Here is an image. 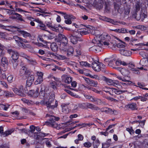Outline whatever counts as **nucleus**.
<instances>
[{"instance_id":"1","label":"nucleus","mask_w":148,"mask_h":148,"mask_svg":"<svg viewBox=\"0 0 148 148\" xmlns=\"http://www.w3.org/2000/svg\"><path fill=\"white\" fill-rule=\"evenodd\" d=\"M46 117H49V121H47L45 122V124L47 125L51 126L55 128L57 126V124L56 123L55 121H58L60 119L58 117H56L52 115L47 114Z\"/></svg>"},{"instance_id":"2","label":"nucleus","mask_w":148,"mask_h":148,"mask_svg":"<svg viewBox=\"0 0 148 148\" xmlns=\"http://www.w3.org/2000/svg\"><path fill=\"white\" fill-rule=\"evenodd\" d=\"M55 97V95L54 94L51 93L50 95L48 101L45 103L46 106L48 109H53L57 107L58 101H55L54 105H52V104L54 102Z\"/></svg>"},{"instance_id":"3","label":"nucleus","mask_w":148,"mask_h":148,"mask_svg":"<svg viewBox=\"0 0 148 148\" xmlns=\"http://www.w3.org/2000/svg\"><path fill=\"white\" fill-rule=\"evenodd\" d=\"M57 42H61V44L63 46H66L68 44V39L64 35L59 34L58 36H56L55 39Z\"/></svg>"},{"instance_id":"4","label":"nucleus","mask_w":148,"mask_h":148,"mask_svg":"<svg viewBox=\"0 0 148 148\" xmlns=\"http://www.w3.org/2000/svg\"><path fill=\"white\" fill-rule=\"evenodd\" d=\"M7 52L10 54L11 55L10 60H18L19 57V53L17 51L10 49H8Z\"/></svg>"},{"instance_id":"5","label":"nucleus","mask_w":148,"mask_h":148,"mask_svg":"<svg viewBox=\"0 0 148 148\" xmlns=\"http://www.w3.org/2000/svg\"><path fill=\"white\" fill-rule=\"evenodd\" d=\"M80 107L82 106H86L88 108L92 110H98L99 109V107L96 106L93 104L89 103H83L80 104L79 105Z\"/></svg>"},{"instance_id":"6","label":"nucleus","mask_w":148,"mask_h":148,"mask_svg":"<svg viewBox=\"0 0 148 148\" xmlns=\"http://www.w3.org/2000/svg\"><path fill=\"white\" fill-rule=\"evenodd\" d=\"M31 71L29 72V74L27 75V79L26 81V86L29 87L32 85L34 82L35 77L34 76L31 74Z\"/></svg>"},{"instance_id":"7","label":"nucleus","mask_w":148,"mask_h":148,"mask_svg":"<svg viewBox=\"0 0 148 148\" xmlns=\"http://www.w3.org/2000/svg\"><path fill=\"white\" fill-rule=\"evenodd\" d=\"M30 71L28 69L26 66L22 67L19 71V75L20 76H22L24 75L26 77L27 76V75L29 74Z\"/></svg>"},{"instance_id":"8","label":"nucleus","mask_w":148,"mask_h":148,"mask_svg":"<svg viewBox=\"0 0 148 148\" xmlns=\"http://www.w3.org/2000/svg\"><path fill=\"white\" fill-rule=\"evenodd\" d=\"M102 80L105 81L106 83L109 85H113L114 86H116L117 85V83H116V81H114L104 76H102Z\"/></svg>"},{"instance_id":"9","label":"nucleus","mask_w":148,"mask_h":148,"mask_svg":"<svg viewBox=\"0 0 148 148\" xmlns=\"http://www.w3.org/2000/svg\"><path fill=\"white\" fill-rule=\"evenodd\" d=\"M147 17V12L143 9H141L140 13L138 15L137 18V20L139 21L140 19L143 20L145 18Z\"/></svg>"},{"instance_id":"10","label":"nucleus","mask_w":148,"mask_h":148,"mask_svg":"<svg viewBox=\"0 0 148 148\" xmlns=\"http://www.w3.org/2000/svg\"><path fill=\"white\" fill-rule=\"evenodd\" d=\"M83 78L86 82L90 86L96 87L98 84V83L97 82L90 79L89 78L86 77H83Z\"/></svg>"},{"instance_id":"11","label":"nucleus","mask_w":148,"mask_h":148,"mask_svg":"<svg viewBox=\"0 0 148 148\" xmlns=\"http://www.w3.org/2000/svg\"><path fill=\"white\" fill-rule=\"evenodd\" d=\"M120 53L125 56H129L132 54L131 51L124 49H120L119 50Z\"/></svg>"},{"instance_id":"12","label":"nucleus","mask_w":148,"mask_h":148,"mask_svg":"<svg viewBox=\"0 0 148 148\" xmlns=\"http://www.w3.org/2000/svg\"><path fill=\"white\" fill-rule=\"evenodd\" d=\"M125 107L128 109L132 110H137L138 108L137 105L136 103H132L127 105L125 106Z\"/></svg>"},{"instance_id":"13","label":"nucleus","mask_w":148,"mask_h":148,"mask_svg":"<svg viewBox=\"0 0 148 148\" xmlns=\"http://www.w3.org/2000/svg\"><path fill=\"white\" fill-rule=\"evenodd\" d=\"M121 5V0H114V5L115 10L119 12Z\"/></svg>"},{"instance_id":"14","label":"nucleus","mask_w":148,"mask_h":148,"mask_svg":"<svg viewBox=\"0 0 148 148\" xmlns=\"http://www.w3.org/2000/svg\"><path fill=\"white\" fill-rule=\"evenodd\" d=\"M104 2H101V1H99V0H95L94 4L95 7L97 8L100 9L103 7Z\"/></svg>"},{"instance_id":"15","label":"nucleus","mask_w":148,"mask_h":148,"mask_svg":"<svg viewBox=\"0 0 148 148\" xmlns=\"http://www.w3.org/2000/svg\"><path fill=\"white\" fill-rule=\"evenodd\" d=\"M36 22L38 23L37 27L38 28H41L43 30H46V27L45 25L43 24L42 22L38 19L36 20Z\"/></svg>"},{"instance_id":"16","label":"nucleus","mask_w":148,"mask_h":148,"mask_svg":"<svg viewBox=\"0 0 148 148\" xmlns=\"http://www.w3.org/2000/svg\"><path fill=\"white\" fill-rule=\"evenodd\" d=\"M67 36L70 39L71 42L73 44H76L78 40L80 41L79 38L72 36V35H67Z\"/></svg>"},{"instance_id":"17","label":"nucleus","mask_w":148,"mask_h":148,"mask_svg":"<svg viewBox=\"0 0 148 148\" xmlns=\"http://www.w3.org/2000/svg\"><path fill=\"white\" fill-rule=\"evenodd\" d=\"M92 66L93 69L95 71L99 72L101 70L100 66L98 63L95 62L92 63Z\"/></svg>"},{"instance_id":"18","label":"nucleus","mask_w":148,"mask_h":148,"mask_svg":"<svg viewBox=\"0 0 148 148\" xmlns=\"http://www.w3.org/2000/svg\"><path fill=\"white\" fill-rule=\"evenodd\" d=\"M111 140L108 139L104 143H102V147L103 148H108L109 147L111 144Z\"/></svg>"},{"instance_id":"19","label":"nucleus","mask_w":148,"mask_h":148,"mask_svg":"<svg viewBox=\"0 0 148 148\" xmlns=\"http://www.w3.org/2000/svg\"><path fill=\"white\" fill-rule=\"evenodd\" d=\"M18 60H10V64L13 66L14 69L16 70V69L18 65Z\"/></svg>"},{"instance_id":"20","label":"nucleus","mask_w":148,"mask_h":148,"mask_svg":"<svg viewBox=\"0 0 148 148\" xmlns=\"http://www.w3.org/2000/svg\"><path fill=\"white\" fill-rule=\"evenodd\" d=\"M45 23L46 25L49 28L54 29V30L56 32H58V28L57 27H56L55 26H53L52 25L51 22H50L46 21Z\"/></svg>"},{"instance_id":"21","label":"nucleus","mask_w":148,"mask_h":148,"mask_svg":"<svg viewBox=\"0 0 148 148\" xmlns=\"http://www.w3.org/2000/svg\"><path fill=\"white\" fill-rule=\"evenodd\" d=\"M101 47L98 46H94L89 49L90 51H92L95 52H99L101 51Z\"/></svg>"},{"instance_id":"22","label":"nucleus","mask_w":148,"mask_h":148,"mask_svg":"<svg viewBox=\"0 0 148 148\" xmlns=\"http://www.w3.org/2000/svg\"><path fill=\"white\" fill-rule=\"evenodd\" d=\"M13 14L15 15V16H12V18L13 19H17L21 21H24V20L22 18V16L20 14L14 12Z\"/></svg>"},{"instance_id":"23","label":"nucleus","mask_w":148,"mask_h":148,"mask_svg":"<svg viewBox=\"0 0 148 148\" xmlns=\"http://www.w3.org/2000/svg\"><path fill=\"white\" fill-rule=\"evenodd\" d=\"M105 21L107 22H109L114 25H117L116 23H120V22L115 21L113 19L107 17L105 18Z\"/></svg>"},{"instance_id":"24","label":"nucleus","mask_w":148,"mask_h":148,"mask_svg":"<svg viewBox=\"0 0 148 148\" xmlns=\"http://www.w3.org/2000/svg\"><path fill=\"white\" fill-rule=\"evenodd\" d=\"M41 90L40 92L39 93V95L40 97H43L45 95V91L44 90L45 88L44 85L42 84L41 85Z\"/></svg>"},{"instance_id":"25","label":"nucleus","mask_w":148,"mask_h":148,"mask_svg":"<svg viewBox=\"0 0 148 148\" xmlns=\"http://www.w3.org/2000/svg\"><path fill=\"white\" fill-rule=\"evenodd\" d=\"M67 35H72V36L79 38L81 36V34L77 31L73 32L72 33H69Z\"/></svg>"},{"instance_id":"26","label":"nucleus","mask_w":148,"mask_h":148,"mask_svg":"<svg viewBox=\"0 0 148 148\" xmlns=\"http://www.w3.org/2000/svg\"><path fill=\"white\" fill-rule=\"evenodd\" d=\"M13 91L16 94L21 96H23L24 94L22 92L21 90L17 88L13 89Z\"/></svg>"},{"instance_id":"27","label":"nucleus","mask_w":148,"mask_h":148,"mask_svg":"<svg viewBox=\"0 0 148 148\" xmlns=\"http://www.w3.org/2000/svg\"><path fill=\"white\" fill-rule=\"evenodd\" d=\"M124 13L126 15H128L130 12V5H126L124 6Z\"/></svg>"},{"instance_id":"28","label":"nucleus","mask_w":148,"mask_h":148,"mask_svg":"<svg viewBox=\"0 0 148 148\" xmlns=\"http://www.w3.org/2000/svg\"><path fill=\"white\" fill-rule=\"evenodd\" d=\"M18 32L19 33L23 35V36L25 38L31 36V35L30 33L25 31L20 30L18 31Z\"/></svg>"},{"instance_id":"29","label":"nucleus","mask_w":148,"mask_h":148,"mask_svg":"<svg viewBox=\"0 0 148 148\" xmlns=\"http://www.w3.org/2000/svg\"><path fill=\"white\" fill-rule=\"evenodd\" d=\"M117 78L119 80H122L123 82H127L131 83V82L130 81V78L128 76H125L122 78L121 76H118Z\"/></svg>"},{"instance_id":"30","label":"nucleus","mask_w":148,"mask_h":148,"mask_svg":"<svg viewBox=\"0 0 148 148\" xmlns=\"http://www.w3.org/2000/svg\"><path fill=\"white\" fill-rule=\"evenodd\" d=\"M74 51V49L73 47H70L67 49V54L69 56H71L73 55Z\"/></svg>"},{"instance_id":"31","label":"nucleus","mask_w":148,"mask_h":148,"mask_svg":"<svg viewBox=\"0 0 148 148\" xmlns=\"http://www.w3.org/2000/svg\"><path fill=\"white\" fill-rule=\"evenodd\" d=\"M112 31H114L116 32L125 33H128L127 32V30L124 28H122L121 29H112Z\"/></svg>"},{"instance_id":"32","label":"nucleus","mask_w":148,"mask_h":148,"mask_svg":"<svg viewBox=\"0 0 148 148\" xmlns=\"http://www.w3.org/2000/svg\"><path fill=\"white\" fill-rule=\"evenodd\" d=\"M21 100L24 103H26L28 106L33 105L34 104V103L32 101L26 99L25 98L22 99Z\"/></svg>"},{"instance_id":"33","label":"nucleus","mask_w":148,"mask_h":148,"mask_svg":"<svg viewBox=\"0 0 148 148\" xmlns=\"http://www.w3.org/2000/svg\"><path fill=\"white\" fill-rule=\"evenodd\" d=\"M51 48L54 51H56L58 49V46L56 43L53 42L51 44Z\"/></svg>"},{"instance_id":"34","label":"nucleus","mask_w":148,"mask_h":148,"mask_svg":"<svg viewBox=\"0 0 148 148\" xmlns=\"http://www.w3.org/2000/svg\"><path fill=\"white\" fill-rule=\"evenodd\" d=\"M110 95L113 96L114 93L119 95V90L114 88H110Z\"/></svg>"},{"instance_id":"35","label":"nucleus","mask_w":148,"mask_h":148,"mask_svg":"<svg viewBox=\"0 0 148 148\" xmlns=\"http://www.w3.org/2000/svg\"><path fill=\"white\" fill-rule=\"evenodd\" d=\"M94 102L97 104L101 105V104L105 105V103L104 102L102 101L101 100L99 99L95 98L94 100Z\"/></svg>"},{"instance_id":"36","label":"nucleus","mask_w":148,"mask_h":148,"mask_svg":"<svg viewBox=\"0 0 148 148\" xmlns=\"http://www.w3.org/2000/svg\"><path fill=\"white\" fill-rule=\"evenodd\" d=\"M22 111L27 114H29L33 115H35V114L32 112L30 110L26 108H23L22 109Z\"/></svg>"},{"instance_id":"37","label":"nucleus","mask_w":148,"mask_h":148,"mask_svg":"<svg viewBox=\"0 0 148 148\" xmlns=\"http://www.w3.org/2000/svg\"><path fill=\"white\" fill-rule=\"evenodd\" d=\"M31 91L33 93V95L35 97H37L39 95V88H36L35 90H32Z\"/></svg>"},{"instance_id":"38","label":"nucleus","mask_w":148,"mask_h":148,"mask_svg":"<svg viewBox=\"0 0 148 148\" xmlns=\"http://www.w3.org/2000/svg\"><path fill=\"white\" fill-rule=\"evenodd\" d=\"M62 112L65 114H67L69 112V109L68 106L66 105L62 107Z\"/></svg>"},{"instance_id":"39","label":"nucleus","mask_w":148,"mask_h":148,"mask_svg":"<svg viewBox=\"0 0 148 148\" xmlns=\"http://www.w3.org/2000/svg\"><path fill=\"white\" fill-rule=\"evenodd\" d=\"M43 81V77H38L37 79L35 82V84H38L42 83Z\"/></svg>"},{"instance_id":"40","label":"nucleus","mask_w":148,"mask_h":148,"mask_svg":"<svg viewBox=\"0 0 148 148\" xmlns=\"http://www.w3.org/2000/svg\"><path fill=\"white\" fill-rule=\"evenodd\" d=\"M80 65L83 66H87L88 67H90L91 65L89 64L86 62L82 61L80 62Z\"/></svg>"},{"instance_id":"41","label":"nucleus","mask_w":148,"mask_h":148,"mask_svg":"<svg viewBox=\"0 0 148 148\" xmlns=\"http://www.w3.org/2000/svg\"><path fill=\"white\" fill-rule=\"evenodd\" d=\"M72 81V78L70 77L67 76L65 77L64 82L65 83L69 84Z\"/></svg>"},{"instance_id":"42","label":"nucleus","mask_w":148,"mask_h":148,"mask_svg":"<svg viewBox=\"0 0 148 148\" xmlns=\"http://www.w3.org/2000/svg\"><path fill=\"white\" fill-rule=\"evenodd\" d=\"M1 64H8V60L6 57L2 58Z\"/></svg>"},{"instance_id":"43","label":"nucleus","mask_w":148,"mask_h":148,"mask_svg":"<svg viewBox=\"0 0 148 148\" xmlns=\"http://www.w3.org/2000/svg\"><path fill=\"white\" fill-rule=\"evenodd\" d=\"M140 3L139 2H137L135 4V11L136 12H138L139 11L140 9Z\"/></svg>"},{"instance_id":"44","label":"nucleus","mask_w":148,"mask_h":148,"mask_svg":"<svg viewBox=\"0 0 148 148\" xmlns=\"http://www.w3.org/2000/svg\"><path fill=\"white\" fill-rule=\"evenodd\" d=\"M141 144V143L138 141L135 142L134 143L135 148H142L140 145Z\"/></svg>"},{"instance_id":"45","label":"nucleus","mask_w":148,"mask_h":148,"mask_svg":"<svg viewBox=\"0 0 148 148\" xmlns=\"http://www.w3.org/2000/svg\"><path fill=\"white\" fill-rule=\"evenodd\" d=\"M115 64L117 65H119V64H122L123 66H125L127 65L126 62L119 60L116 61L115 62Z\"/></svg>"},{"instance_id":"46","label":"nucleus","mask_w":148,"mask_h":148,"mask_svg":"<svg viewBox=\"0 0 148 148\" xmlns=\"http://www.w3.org/2000/svg\"><path fill=\"white\" fill-rule=\"evenodd\" d=\"M45 139V144L47 146L49 147H51L52 145L49 139L48 138H45L44 139Z\"/></svg>"},{"instance_id":"47","label":"nucleus","mask_w":148,"mask_h":148,"mask_svg":"<svg viewBox=\"0 0 148 148\" xmlns=\"http://www.w3.org/2000/svg\"><path fill=\"white\" fill-rule=\"evenodd\" d=\"M21 45L20 46L24 49H25L27 48H29L30 47V46L29 44H24L23 43H20Z\"/></svg>"},{"instance_id":"48","label":"nucleus","mask_w":148,"mask_h":148,"mask_svg":"<svg viewBox=\"0 0 148 148\" xmlns=\"http://www.w3.org/2000/svg\"><path fill=\"white\" fill-rule=\"evenodd\" d=\"M27 62L30 64L35 65L36 64V63L35 60H33L31 59H27Z\"/></svg>"},{"instance_id":"49","label":"nucleus","mask_w":148,"mask_h":148,"mask_svg":"<svg viewBox=\"0 0 148 148\" xmlns=\"http://www.w3.org/2000/svg\"><path fill=\"white\" fill-rule=\"evenodd\" d=\"M13 38L18 43H20L21 42V40H22V38L18 37L17 36H14L13 37Z\"/></svg>"},{"instance_id":"50","label":"nucleus","mask_w":148,"mask_h":148,"mask_svg":"<svg viewBox=\"0 0 148 148\" xmlns=\"http://www.w3.org/2000/svg\"><path fill=\"white\" fill-rule=\"evenodd\" d=\"M143 145L145 148H148V140H144L143 143Z\"/></svg>"},{"instance_id":"51","label":"nucleus","mask_w":148,"mask_h":148,"mask_svg":"<svg viewBox=\"0 0 148 148\" xmlns=\"http://www.w3.org/2000/svg\"><path fill=\"white\" fill-rule=\"evenodd\" d=\"M120 72L121 74L123 75L126 76V75L128 72V71L124 69H122L120 70Z\"/></svg>"},{"instance_id":"52","label":"nucleus","mask_w":148,"mask_h":148,"mask_svg":"<svg viewBox=\"0 0 148 148\" xmlns=\"http://www.w3.org/2000/svg\"><path fill=\"white\" fill-rule=\"evenodd\" d=\"M37 138H38V136L39 137H44L46 136L47 135V134L45 133H43L41 132H37Z\"/></svg>"},{"instance_id":"53","label":"nucleus","mask_w":148,"mask_h":148,"mask_svg":"<svg viewBox=\"0 0 148 148\" xmlns=\"http://www.w3.org/2000/svg\"><path fill=\"white\" fill-rule=\"evenodd\" d=\"M99 32L97 31H94L92 32V33H93V34H94L95 35L97 36H99V37L100 38H102V37H103V38L102 40H103L104 39V37H103V34H101V35L99 36V34H97V33Z\"/></svg>"},{"instance_id":"54","label":"nucleus","mask_w":148,"mask_h":148,"mask_svg":"<svg viewBox=\"0 0 148 148\" xmlns=\"http://www.w3.org/2000/svg\"><path fill=\"white\" fill-rule=\"evenodd\" d=\"M19 56L24 57L27 59V58H30L29 56L23 52H21L19 53Z\"/></svg>"},{"instance_id":"55","label":"nucleus","mask_w":148,"mask_h":148,"mask_svg":"<svg viewBox=\"0 0 148 148\" xmlns=\"http://www.w3.org/2000/svg\"><path fill=\"white\" fill-rule=\"evenodd\" d=\"M127 131L130 134H132L134 133V130L132 129V127L130 128H127L126 129Z\"/></svg>"},{"instance_id":"56","label":"nucleus","mask_w":148,"mask_h":148,"mask_svg":"<svg viewBox=\"0 0 148 148\" xmlns=\"http://www.w3.org/2000/svg\"><path fill=\"white\" fill-rule=\"evenodd\" d=\"M8 64H1L2 66L3 67L2 68V70L4 72L6 71Z\"/></svg>"},{"instance_id":"57","label":"nucleus","mask_w":148,"mask_h":148,"mask_svg":"<svg viewBox=\"0 0 148 148\" xmlns=\"http://www.w3.org/2000/svg\"><path fill=\"white\" fill-rule=\"evenodd\" d=\"M146 62H148V60L144 58L141 59L140 62V63H141L142 64H144L142 65L143 66H146L145 63Z\"/></svg>"},{"instance_id":"58","label":"nucleus","mask_w":148,"mask_h":148,"mask_svg":"<svg viewBox=\"0 0 148 148\" xmlns=\"http://www.w3.org/2000/svg\"><path fill=\"white\" fill-rule=\"evenodd\" d=\"M115 110H113L109 108H107V110L106 112V113H108L110 114H113L114 112V111Z\"/></svg>"},{"instance_id":"59","label":"nucleus","mask_w":148,"mask_h":148,"mask_svg":"<svg viewBox=\"0 0 148 148\" xmlns=\"http://www.w3.org/2000/svg\"><path fill=\"white\" fill-rule=\"evenodd\" d=\"M137 84L138 85V86H139L140 88H141L143 89L148 90V88L143 87H144L145 86L144 84L140 83L138 82Z\"/></svg>"},{"instance_id":"60","label":"nucleus","mask_w":148,"mask_h":148,"mask_svg":"<svg viewBox=\"0 0 148 148\" xmlns=\"http://www.w3.org/2000/svg\"><path fill=\"white\" fill-rule=\"evenodd\" d=\"M13 131H12V130L6 131L3 133V136H4V137L7 136L8 135L10 134Z\"/></svg>"},{"instance_id":"61","label":"nucleus","mask_w":148,"mask_h":148,"mask_svg":"<svg viewBox=\"0 0 148 148\" xmlns=\"http://www.w3.org/2000/svg\"><path fill=\"white\" fill-rule=\"evenodd\" d=\"M51 85L52 86V88L54 89H57V86H58V85H56L55 82L54 81L52 82L51 83Z\"/></svg>"},{"instance_id":"62","label":"nucleus","mask_w":148,"mask_h":148,"mask_svg":"<svg viewBox=\"0 0 148 148\" xmlns=\"http://www.w3.org/2000/svg\"><path fill=\"white\" fill-rule=\"evenodd\" d=\"M84 147L89 148L91 147L92 145V143L90 142H88L84 143Z\"/></svg>"},{"instance_id":"63","label":"nucleus","mask_w":148,"mask_h":148,"mask_svg":"<svg viewBox=\"0 0 148 148\" xmlns=\"http://www.w3.org/2000/svg\"><path fill=\"white\" fill-rule=\"evenodd\" d=\"M93 145L94 144L97 146H99L100 143L98 139H96L95 141H94L92 143Z\"/></svg>"},{"instance_id":"64","label":"nucleus","mask_w":148,"mask_h":148,"mask_svg":"<svg viewBox=\"0 0 148 148\" xmlns=\"http://www.w3.org/2000/svg\"><path fill=\"white\" fill-rule=\"evenodd\" d=\"M1 107L5 110H7L9 108L10 105H4L3 104L1 105Z\"/></svg>"}]
</instances>
